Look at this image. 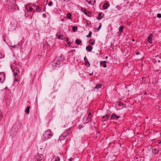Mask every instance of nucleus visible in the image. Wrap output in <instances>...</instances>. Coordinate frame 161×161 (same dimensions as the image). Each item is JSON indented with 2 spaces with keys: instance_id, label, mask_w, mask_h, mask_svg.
<instances>
[{
  "instance_id": "nucleus-1",
  "label": "nucleus",
  "mask_w": 161,
  "mask_h": 161,
  "mask_svg": "<svg viewBox=\"0 0 161 161\" xmlns=\"http://www.w3.org/2000/svg\"><path fill=\"white\" fill-rule=\"evenodd\" d=\"M53 135V134L51 131L48 129L44 132L42 136V139L44 140H47L51 138Z\"/></svg>"
},
{
  "instance_id": "nucleus-2",
  "label": "nucleus",
  "mask_w": 161,
  "mask_h": 161,
  "mask_svg": "<svg viewBox=\"0 0 161 161\" xmlns=\"http://www.w3.org/2000/svg\"><path fill=\"white\" fill-rule=\"evenodd\" d=\"M64 60V57L62 55H61L58 57V59H57V62L55 64L54 63L53 64H55L56 66L57 64H59L60 63L63 62Z\"/></svg>"
},
{
  "instance_id": "nucleus-3",
  "label": "nucleus",
  "mask_w": 161,
  "mask_h": 161,
  "mask_svg": "<svg viewBox=\"0 0 161 161\" xmlns=\"http://www.w3.org/2000/svg\"><path fill=\"white\" fill-rule=\"evenodd\" d=\"M34 161H43V157L42 154L38 155L34 158Z\"/></svg>"
},
{
  "instance_id": "nucleus-4",
  "label": "nucleus",
  "mask_w": 161,
  "mask_h": 161,
  "mask_svg": "<svg viewBox=\"0 0 161 161\" xmlns=\"http://www.w3.org/2000/svg\"><path fill=\"white\" fill-rule=\"evenodd\" d=\"M5 79V75L3 72L0 73V82L3 83Z\"/></svg>"
},
{
  "instance_id": "nucleus-5",
  "label": "nucleus",
  "mask_w": 161,
  "mask_h": 161,
  "mask_svg": "<svg viewBox=\"0 0 161 161\" xmlns=\"http://www.w3.org/2000/svg\"><path fill=\"white\" fill-rule=\"evenodd\" d=\"M33 6L34 7H36L35 8L36 11L37 12H39L42 10V5H40L39 6L37 5H33Z\"/></svg>"
},
{
  "instance_id": "nucleus-6",
  "label": "nucleus",
  "mask_w": 161,
  "mask_h": 161,
  "mask_svg": "<svg viewBox=\"0 0 161 161\" xmlns=\"http://www.w3.org/2000/svg\"><path fill=\"white\" fill-rule=\"evenodd\" d=\"M153 35V34H150L149 36L147 37V42L149 43L150 44L152 43V38Z\"/></svg>"
},
{
  "instance_id": "nucleus-7",
  "label": "nucleus",
  "mask_w": 161,
  "mask_h": 161,
  "mask_svg": "<svg viewBox=\"0 0 161 161\" xmlns=\"http://www.w3.org/2000/svg\"><path fill=\"white\" fill-rule=\"evenodd\" d=\"M120 118V116H117L115 115L114 114H113L112 115L111 117L110 118L111 120H116L119 118Z\"/></svg>"
},
{
  "instance_id": "nucleus-8",
  "label": "nucleus",
  "mask_w": 161,
  "mask_h": 161,
  "mask_svg": "<svg viewBox=\"0 0 161 161\" xmlns=\"http://www.w3.org/2000/svg\"><path fill=\"white\" fill-rule=\"evenodd\" d=\"M14 84H15L16 82H17L19 80V75H18L17 73L16 72H15L14 73Z\"/></svg>"
},
{
  "instance_id": "nucleus-9",
  "label": "nucleus",
  "mask_w": 161,
  "mask_h": 161,
  "mask_svg": "<svg viewBox=\"0 0 161 161\" xmlns=\"http://www.w3.org/2000/svg\"><path fill=\"white\" fill-rule=\"evenodd\" d=\"M109 116L108 114H106L105 116H103L102 119L103 120V122H105L109 118Z\"/></svg>"
},
{
  "instance_id": "nucleus-10",
  "label": "nucleus",
  "mask_w": 161,
  "mask_h": 161,
  "mask_svg": "<svg viewBox=\"0 0 161 161\" xmlns=\"http://www.w3.org/2000/svg\"><path fill=\"white\" fill-rule=\"evenodd\" d=\"M110 6V5L108 2L105 3L103 6V8L104 9H107Z\"/></svg>"
},
{
  "instance_id": "nucleus-11",
  "label": "nucleus",
  "mask_w": 161,
  "mask_h": 161,
  "mask_svg": "<svg viewBox=\"0 0 161 161\" xmlns=\"http://www.w3.org/2000/svg\"><path fill=\"white\" fill-rule=\"evenodd\" d=\"M118 105L119 106V109H122L123 108H125L126 107V105L120 102L119 103Z\"/></svg>"
},
{
  "instance_id": "nucleus-12",
  "label": "nucleus",
  "mask_w": 161,
  "mask_h": 161,
  "mask_svg": "<svg viewBox=\"0 0 161 161\" xmlns=\"http://www.w3.org/2000/svg\"><path fill=\"white\" fill-rule=\"evenodd\" d=\"M107 62L106 61H101L100 62V64L101 66H103L104 68H106L107 67V65L106 63Z\"/></svg>"
},
{
  "instance_id": "nucleus-13",
  "label": "nucleus",
  "mask_w": 161,
  "mask_h": 161,
  "mask_svg": "<svg viewBox=\"0 0 161 161\" xmlns=\"http://www.w3.org/2000/svg\"><path fill=\"white\" fill-rule=\"evenodd\" d=\"M69 130H70L69 129L66 130L65 132L62 133L61 135H62L63 136H64L65 137H66L69 134Z\"/></svg>"
},
{
  "instance_id": "nucleus-14",
  "label": "nucleus",
  "mask_w": 161,
  "mask_h": 161,
  "mask_svg": "<svg viewBox=\"0 0 161 161\" xmlns=\"http://www.w3.org/2000/svg\"><path fill=\"white\" fill-rule=\"evenodd\" d=\"M86 49L88 51L90 52L92 49V47L91 45H88L86 47Z\"/></svg>"
},
{
  "instance_id": "nucleus-15",
  "label": "nucleus",
  "mask_w": 161,
  "mask_h": 161,
  "mask_svg": "<svg viewBox=\"0 0 161 161\" xmlns=\"http://www.w3.org/2000/svg\"><path fill=\"white\" fill-rule=\"evenodd\" d=\"M86 1L90 4H94L95 3V0H86Z\"/></svg>"
},
{
  "instance_id": "nucleus-16",
  "label": "nucleus",
  "mask_w": 161,
  "mask_h": 161,
  "mask_svg": "<svg viewBox=\"0 0 161 161\" xmlns=\"http://www.w3.org/2000/svg\"><path fill=\"white\" fill-rule=\"evenodd\" d=\"M89 43L91 45H93L95 43V40L93 39H90L89 41Z\"/></svg>"
},
{
  "instance_id": "nucleus-17",
  "label": "nucleus",
  "mask_w": 161,
  "mask_h": 161,
  "mask_svg": "<svg viewBox=\"0 0 161 161\" xmlns=\"http://www.w3.org/2000/svg\"><path fill=\"white\" fill-rule=\"evenodd\" d=\"M53 161H60V159L58 157H54L52 159Z\"/></svg>"
},
{
  "instance_id": "nucleus-18",
  "label": "nucleus",
  "mask_w": 161,
  "mask_h": 161,
  "mask_svg": "<svg viewBox=\"0 0 161 161\" xmlns=\"http://www.w3.org/2000/svg\"><path fill=\"white\" fill-rule=\"evenodd\" d=\"M84 14L88 16L89 17H91L90 15H89V14L91 13V12L88 11L87 12H86V10L85 9V11L84 12Z\"/></svg>"
},
{
  "instance_id": "nucleus-19",
  "label": "nucleus",
  "mask_w": 161,
  "mask_h": 161,
  "mask_svg": "<svg viewBox=\"0 0 161 161\" xmlns=\"http://www.w3.org/2000/svg\"><path fill=\"white\" fill-rule=\"evenodd\" d=\"M30 107L29 106H27L26 108V110L25 111V112L27 113V114H29L30 110L29 109H30Z\"/></svg>"
},
{
  "instance_id": "nucleus-20",
  "label": "nucleus",
  "mask_w": 161,
  "mask_h": 161,
  "mask_svg": "<svg viewBox=\"0 0 161 161\" xmlns=\"http://www.w3.org/2000/svg\"><path fill=\"white\" fill-rule=\"evenodd\" d=\"M65 137L64 136H63L62 135H61L59 137V140L61 141V140H64Z\"/></svg>"
},
{
  "instance_id": "nucleus-21",
  "label": "nucleus",
  "mask_w": 161,
  "mask_h": 161,
  "mask_svg": "<svg viewBox=\"0 0 161 161\" xmlns=\"http://www.w3.org/2000/svg\"><path fill=\"white\" fill-rule=\"evenodd\" d=\"M75 42L77 45H80L81 43V41L80 39H78L76 40Z\"/></svg>"
},
{
  "instance_id": "nucleus-22",
  "label": "nucleus",
  "mask_w": 161,
  "mask_h": 161,
  "mask_svg": "<svg viewBox=\"0 0 161 161\" xmlns=\"http://www.w3.org/2000/svg\"><path fill=\"white\" fill-rule=\"evenodd\" d=\"M102 86V85L98 84H97L96 86L94 87V89H99L100 88H101Z\"/></svg>"
},
{
  "instance_id": "nucleus-23",
  "label": "nucleus",
  "mask_w": 161,
  "mask_h": 161,
  "mask_svg": "<svg viewBox=\"0 0 161 161\" xmlns=\"http://www.w3.org/2000/svg\"><path fill=\"white\" fill-rule=\"evenodd\" d=\"M116 8L118 11L121 10V8L120 6L118 5L116 7Z\"/></svg>"
},
{
  "instance_id": "nucleus-24",
  "label": "nucleus",
  "mask_w": 161,
  "mask_h": 161,
  "mask_svg": "<svg viewBox=\"0 0 161 161\" xmlns=\"http://www.w3.org/2000/svg\"><path fill=\"white\" fill-rule=\"evenodd\" d=\"M123 26H121L119 27V31L120 32L122 33L123 31Z\"/></svg>"
},
{
  "instance_id": "nucleus-25",
  "label": "nucleus",
  "mask_w": 161,
  "mask_h": 161,
  "mask_svg": "<svg viewBox=\"0 0 161 161\" xmlns=\"http://www.w3.org/2000/svg\"><path fill=\"white\" fill-rule=\"evenodd\" d=\"M67 16L68 19H70L71 18V14L70 13H68L67 14Z\"/></svg>"
},
{
  "instance_id": "nucleus-26",
  "label": "nucleus",
  "mask_w": 161,
  "mask_h": 161,
  "mask_svg": "<svg viewBox=\"0 0 161 161\" xmlns=\"http://www.w3.org/2000/svg\"><path fill=\"white\" fill-rule=\"evenodd\" d=\"M85 65L87 67H89L90 66V64L89 62H88V61H86L85 62Z\"/></svg>"
},
{
  "instance_id": "nucleus-27",
  "label": "nucleus",
  "mask_w": 161,
  "mask_h": 161,
  "mask_svg": "<svg viewBox=\"0 0 161 161\" xmlns=\"http://www.w3.org/2000/svg\"><path fill=\"white\" fill-rule=\"evenodd\" d=\"M14 71H15V72L17 73H19V70L18 68H15L14 69ZM18 75H19L18 74H17Z\"/></svg>"
},
{
  "instance_id": "nucleus-28",
  "label": "nucleus",
  "mask_w": 161,
  "mask_h": 161,
  "mask_svg": "<svg viewBox=\"0 0 161 161\" xmlns=\"http://www.w3.org/2000/svg\"><path fill=\"white\" fill-rule=\"evenodd\" d=\"M11 47L14 48H16V49H18L19 47V45L18 44H17L15 45L11 46Z\"/></svg>"
},
{
  "instance_id": "nucleus-29",
  "label": "nucleus",
  "mask_w": 161,
  "mask_h": 161,
  "mask_svg": "<svg viewBox=\"0 0 161 161\" xmlns=\"http://www.w3.org/2000/svg\"><path fill=\"white\" fill-rule=\"evenodd\" d=\"M77 29V27H75V26H74L72 27V30L74 32L76 31Z\"/></svg>"
},
{
  "instance_id": "nucleus-30",
  "label": "nucleus",
  "mask_w": 161,
  "mask_h": 161,
  "mask_svg": "<svg viewBox=\"0 0 161 161\" xmlns=\"http://www.w3.org/2000/svg\"><path fill=\"white\" fill-rule=\"evenodd\" d=\"M92 32L91 31H90L89 32V34L86 36L87 37H91Z\"/></svg>"
},
{
  "instance_id": "nucleus-31",
  "label": "nucleus",
  "mask_w": 161,
  "mask_h": 161,
  "mask_svg": "<svg viewBox=\"0 0 161 161\" xmlns=\"http://www.w3.org/2000/svg\"><path fill=\"white\" fill-rule=\"evenodd\" d=\"M126 7L125 6V5H124L123 6V11L122 12H124L125 10L126 9Z\"/></svg>"
},
{
  "instance_id": "nucleus-32",
  "label": "nucleus",
  "mask_w": 161,
  "mask_h": 161,
  "mask_svg": "<svg viewBox=\"0 0 161 161\" xmlns=\"http://www.w3.org/2000/svg\"><path fill=\"white\" fill-rule=\"evenodd\" d=\"M3 117V115H2V112L1 111V110L0 109V121L2 119V118Z\"/></svg>"
},
{
  "instance_id": "nucleus-33",
  "label": "nucleus",
  "mask_w": 161,
  "mask_h": 161,
  "mask_svg": "<svg viewBox=\"0 0 161 161\" xmlns=\"http://www.w3.org/2000/svg\"><path fill=\"white\" fill-rule=\"evenodd\" d=\"M57 38L59 39H63V36H61V35L57 36Z\"/></svg>"
},
{
  "instance_id": "nucleus-34",
  "label": "nucleus",
  "mask_w": 161,
  "mask_h": 161,
  "mask_svg": "<svg viewBox=\"0 0 161 161\" xmlns=\"http://www.w3.org/2000/svg\"><path fill=\"white\" fill-rule=\"evenodd\" d=\"M52 4H53V2H52V1H49V3L48 4V6H49L50 7V6H51L52 5Z\"/></svg>"
},
{
  "instance_id": "nucleus-35",
  "label": "nucleus",
  "mask_w": 161,
  "mask_h": 161,
  "mask_svg": "<svg viewBox=\"0 0 161 161\" xmlns=\"http://www.w3.org/2000/svg\"><path fill=\"white\" fill-rule=\"evenodd\" d=\"M101 15H102V13H99L98 14L99 17L98 18V19H100L102 18V17H100V16H101Z\"/></svg>"
},
{
  "instance_id": "nucleus-36",
  "label": "nucleus",
  "mask_w": 161,
  "mask_h": 161,
  "mask_svg": "<svg viewBox=\"0 0 161 161\" xmlns=\"http://www.w3.org/2000/svg\"><path fill=\"white\" fill-rule=\"evenodd\" d=\"M157 17L158 18H161V14H157Z\"/></svg>"
},
{
  "instance_id": "nucleus-37",
  "label": "nucleus",
  "mask_w": 161,
  "mask_h": 161,
  "mask_svg": "<svg viewBox=\"0 0 161 161\" xmlns=\"http://www.w3.org/2000/svg\"><path fill=\"white\" fill-rule=\"evenodd\" d=\"M84 61L85 62L87 61L88 60L87 59L86 56H85L84 58Z\"/></svg>"
},
{
  "instance_id": "nucleus-38",
  "label": "nucleus",
  "mask_w": 161,
  "mask_h": 161,
  "mask_svg": "<svg viewBox=\"0 0 161 161\" xmlns=\"http://www.w3.org/2000/svg\"><path fill=\"white\" fill-rule=\"evenodd\" d=\"M30 11L31 12H32V11H35L32 8L30 7L29 8Z\"/></svg>"
},
{
  "instance_id": "nucleus-39",
  "label": "nucleus",
  "mask_w": 161,
  "mask_h": 161,
  "mask_svg": "<svg viewBox=\"0 0 161 161\" xmlns=\"http://www.w3.org/2000/svg\"><path fill=\"white\" fill-rule=\"evenodd\" d=\"M101 24H100V25L99 26V27L98 28V29H97V31H98L99 29H100V28H101Z\"/></svg>"
},
{
  "instance_id": "nucleus-40",
  "label": "nucleus",
  "mask_w": 161,
  "mask_h": 161,
  "mask_svg": "<svg viewBox=\"0 0 161 161\" xmlns=\"http://www.w3.org/2000/svg\"><path fill=\"white\" fill-rule=\"evenodd\" d=\"M136 53V55H139L140 54V52H137Z\"/></svg>"
},
{
  "instance_id": "nucleus-41",
  "label": "nucleus",
  "mask_w": 161,
  "mask_h": 161,
  "mask_svg": "<svg viewBox=\"0 0 161 161\" xmlns=\"http://www.w3.org/2000/svg\"><path fill=\"white\" fill-rule=\"evenodd\" d=\"M91 113H88V117L89 118H90V116H91Z\"/></svg>"
},
{
  "instance_id": "nucleus-42",
  "label": "nucleus",
  "mask_w": 161,
  "mask_h": 161,
  "mask_svg": "<svg viewBox=\"0 0 161 161\" xmlns=\"http://www.w3.org/2000/svg\"><path fill=\"white\" fill-rule=\"evenodd\" d=\"M79 129H80L81 128L83 127V126L82 125H79Z\"/></svg>"
},
{
  "instance_id": "nucleus-43",
  "label": "nucleus",
  "mask_w": 161,
  "mask_h": 161,
  "mask_svg": "<svg viewBox=\"0 0 161 161\" xmlns=\"http://www.w3.org/2000/svg\"><path fill=\"white\" fill-rule=\"evenodd\" d=\"M154 152H155V153H156L158 152L157 150L156 149H154Z\"/></svg>"
},
{
  "instance_id": "nucleus-44",
  "label": "nucleus",
  "mask_w": 161,
  "mask_h": 161,
  "mask_svg": "<svg viewBox=\"0 0 161 161\" xmlns=\"http://www.w3.org/2000/svg\"><path fill=\"white\" fill-rule=\"evenodd\" d=\"M125 0H123V3H125Z\"/></svg>"
},
{
  "instance_id": "nucleus-45",
  "label": "nucleus",
  "mask_w": 161,
  "mask_h": 161,
  "mask_svg": "<svg viewBox=\"0 0 161 161\" xmlns=\"http://www.w3.org/2000/svg\"><path fill=\"white\" fill-rule=\"evenodd\" d=\"M64 1H66V2H68L70 0H64Z\"/></svg>"
},
{
  "instance_id": "nucleus-46",
  "label": "nucleus",
  "mask_w": 161,
  "mask_h": 161,
  "mask_svg": "<svg viewBox=\"0 0 161 161\" xmlns=\"http://www.w3.org/2000/svg\"><path fill=\"white\" fill-rule=\"evenodd\" d=\"M132 41L133 42H134V41H135V40H134V39H132Z\"/></svg>"
},
{
  "instance_id": "nucleus-47",
  "label": "nucleus",
  "mask_w": 161,
  "mask_h": 161,
  "mask_svg": "<svg viewBox=\"0 0 161 161\" xmlns=\"http://www.w3.org/2000/svg\"><path fill=\"white\" fill-rule=\"evenodd\" d=\"M92 74H93V73H92V74H89V75H92Z\"/></svg>"
},
{
  "instance_id": "nucleus-48",
  "label": "nucleus",
  "mask_w": 161,
  "mask_h": 161,
  "mask_svg": "<svg viewBox=\"0 0 161 161\" xmlns=\"http://www.w3.org/2000/svg\"><path fill=\"white\" fill-rule=\"evenodd\" d=\"M159 144H161V140L160 142H158Z\"/></svg>"
},
{
  "instance_id": "nucleus-49",
  "label": "nucleus",
  "mask_w": 161,
  "mask_h": 161,
  "mask_svg": "<svg viewBox=\"0 0 161 161\" xmlns=\"http://www.w3.org/2000/svg\"><path fill=\"white\" fill-rule=\"evenodd\" d=\"M129 3V2H127V3H126V4H128V3Z\"/></svg>"
},
{
  "instance_id": "nucleus-50",
  "label": "nucleus",
  "mask_w": 161,
  "mask_h": 161,
  "mask_svg": "<svg viewBox=\"0 0 161 161\" xmlns=\"http://www.w3.org/2000/svg\"><path fill=\"white\" fill-rule=\"evenodd\" d=\"M64 19H61V20H62V21H64Z\"/></svg>"
},
{
  "instance_id": "nucleus-51",
  "label": "nucleus",
  "mask_w": 161,
  "mask_h": 161,
  "mask_svg": "<svg viewBox=\"0 0 161 161\" xmlns=\"http://www.w3.org/2000/svg\"><path fill=\"white\" fill-rule=\"evenodd\" d=\"M108 58V57L107 56H106V57H105V58L106 59H107Z\"/></svg>"
},
{
  "instance_id": "nucleus-52",
  "label": "nucleus",
  "mask_w": 161,
  "mask_h": 161,
  "mask_svg": "<svg viewBox=\"0 0 161 161\" xmlns=\"http://www.w3.org/2000/svg\"><path fill=\"white\" fill-rule=\"evenodd\" d=\"M160 62V60H159L158 61V62Z\"/></svg>"
},
{
  "instance_id": "nucleus-53",
  "label": "nucleus",
  "mask_w": 161,
  "mask_h": 161,
  "mask_svg": "<svg viewBox=\"0 0 161 161\" xmlns=\"http://www.w3.org/2000/svg\"><path fill=\"white\" fill-rule=\"evenodd\" d=\"M68 39H66V41H68Z\"/></svg>"
},
{
  "instance_id": "nucleus-54",
  "label": "nucleus",
  "mask_w": 161,
  "mask_h": 161,
  "mask_svg": "<svg viewBox=\"0 0 161 161\" xmlns=\"http://www.w3.org/2000/svg\"><path fill=\"white\" fill-rule=\"evenodd\" d=\"M122 4H123V3H121L120 4V5H121V6H122Z\"/></svg>"
}]
</instances>
